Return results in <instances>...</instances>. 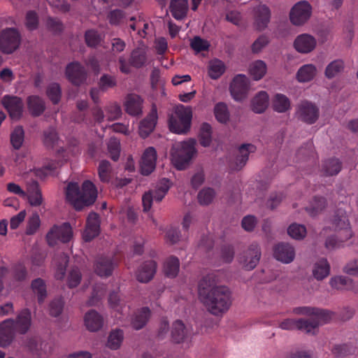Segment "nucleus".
Returning <instances> with one entry per match:
<instances>
[{
  "label": "nucleus",
  "mask_w": 358,
  "mask_h": 358,
  "mask_svg": "<svg viewBox=\"0 0 358 358\" xmlns=\"http://www.w3.org/2000/svg\"><path fill=\"white\" fill-rule=\"evenodd\" d=\"M117 81L115 76L103 73L99 78L98 85L102 92H106L117 86Z\"/></svg>",
  "instance_id": "49530a36"
},
{
  "label": "nucleus",
  "mask_w": 358,
  "mask_h": 358,
  "mask_svg": "<svg viewBox=\"0 0 358 358\" xmlns=\"http://www.w3.org/2000/svg\"><path fill=\"white\" fill-rule=\"evenodd\" d=\"M117 265V263L113 257L100 256L95 260L94 271L101 277L108 278L112 275Z\"/></svg>",
  "instance_id": "dca6fc26"
},
{
  "label": "nucleus",
  "mask_w": 358,
  "mask_h": 358,
  "mask_svg": "<svg viewBox=\"0 0 358 358\" xmlns=\"http://www.w3.org/2000/svg\"><path fill=\"white\" fill-rule=\"evenodd\" d=\"M317 41L314 36L303 34L298 36L294 41V47L301 53H309L316 47Z\"/></svg>",
  "instance_id": "412c9836"
},
{
  "label": "nucleus",
  "mask_w": 358,
  "mask_h": 358,
  "mask_svg": "<svg viewBox=\"0 0 358 358\" xmlns=\"http://www.w3.org/2000/svg\"><path fill=\"white\" fill-rule=\"evenodd\" d=\"M157 109L155 104L152 105L149 114L141 122L139 125V134L145 138L154 130L157 121Z\"/></svg>",
  "instance_id": "6ab92c4d"
},
{
  "label": "nucleus",
  "mask_w": 358,
  "mask_h": 358,
  "mask_svg": "<svg viewBox=\"0 0 358 358\" xmlns=\"http://www.w3.org/2000/svg\"><path fill=\"white\" fill-rule=\"evenodd\" d=\"M199 296L207 310L215 316H222L227 313L231 305L229 289L217 285L214 274H208L199 283Z\"/></svg>",
  "instance_id": "f257e3e1"
},
{
  "label": "nucleus",
  "mask_w": 358,
  "mask_h": 358,
  "mask_svg": "<svg viewBox=\"0 0 358 358\" xmlns=\"http://www.w3.org/2000/svg\"><path fill=\"white\" fill-rule=\"evenodd\" d=\"M189 336V331L181 320H176L173 323L171 337L175 343H180Z\"/></svg>",
  "instance_id": "473e14b6"
},
{
  "label": "nucleus",
  "mask_w": 358,
  "mask_h": 358,
  "mask_svg": "<svg viewBox=\"0 0 358 358\" xmlns=\"http://www.w3.org/2000/svg\"><path fill=\"white\" fill-rule=\"evenodd\" d=\"M157 271V263L154 260L144 262L136 273L137 280L141 282H148L151 280Z\"/></svg>",
  "instance_id": "b1692460"
},
{
  "label": "nucleus",
  "mask_w": 358,
  "mask_h": 358,
  "mask_svg": "<svg viewBox=\"0 0 358 358\" xmlns=\"http://www.w3.org/2000/svg\"><path fill=\"white\" fill-rule=\"evenodd\" d=\"M294 312L298 315L314 317L310 320L299 319L296 320V328L300 330H305L306 333H311L321 323L329 322L333 315V313L328 310L315 307H299L295 308Z\"/></svg>",
  "instance_id": "7ed1b4c3"
},
{
  "label": "nucleus",
  "mask_w": 358,
  "mask_h": 358,
  "mask_svg": "<svg viewBox=\"0 0 358 358\" xmlns=\"http://www.w3.org/2000/svg\"><path fill=\"white\" fill-rule=\"evenodd\" d=\"M261 255L259 246L257 244H251L248 250V257H250V260L248 262V268H255L259 262Z\"/></svg>",
  "instance_id": "37998d69"
},
{
  "label": "nucleus",
  "mask_w": 358,
  "mask_h": 358,
  "mask_svg": "<svg viewBox=\"0 0 358 358\" xmlns=\"http://www.w3.org/2000/svg\"><path fill=\"white\" fill-rule=\"evenodd\" d=\"M31 289L36 296L38 303H43L48 295L45 280L41 278L33 280L31 283Z\"/></svg>",
  "instance_id": "2f4dec72"
},
{
  "label": "nucleus",
  "mask_w": 358,
  "mask_h": 358,
  "mask_svg": "<svg viewBox=\"0 0 358 358\" xmlns=\"http://www.w3.org/2000/svg\"><path fill=\"white\" fill-rule=\"evenodd\" d=\"M254 20L253 27L255 30L262 31L268 27L271 20V12L265 4H259L252 11Z\"/></svg>",
  "instance_id": "9b49d317"
},
{
  "label": "nucleus",
  "mask_w": 358,
  "mask_h": 358,
  "mask_svg": "<svg viewBox=\"0 0 358 358\" xmlns=\"http://www.w3.org/2000/svg\"><path fill=\"white\" fill-rule=\"evenodd\" d=\"M125 17V13L121 9L112 10L107 15L109 23L113 26L121 24L124 22Z\"/></svg>",
  "instance_id": "4d7b16f0"
},
{
  "label": "nucleus",
  "mask_w": 358,
  "mask_h": 358,
  "mask_svg": "<svg viewBox=\"0 0 358 358\" xmlns=\"http://www.w3.org/2000/svg\"><path fill=\"white\" fill-rule=\"evenodd\" d=\"M1 103L11 119L19 120L21 118L24 110V103L21 98L16 96L5 95L1 99Z\"/></svg>",
  "instance_id": "4468645a"
},
{
  "label": "nucleus",
  "mask_w": 358,
  "mask_h": 358,
  "mask_svg": "<svg viewBox=\"0 0 358 358\" xmlns=\"http://www.w3.org/2000/svg\"><path fill=\"white\" fill-rule=\"evenodd\" d=\"M342 169L341 162L336 158H331L326 160L322 166V171L325 176L337 175Z\"/></svg>",
  "instance_id": "c9c22d12"
},
{
  "label": "nucleus",
  "mask_w": 358,
  "mask_h": 358,
  "mask_svg": "<svg viewBox=\"0 0 358 358\" xmlns=\"http://www.w3.org/2000/svg\"><path fill=\"white\" fill-rule=\"evenodd\" d=\"M312 13L313 8L308 1H299L292 6L289 11L290 22L296 27L303 26L309 21Z\"/></svg>",
  "instance_id": "423d86ee"
},
{
  "label": "nucleus",
  "mask_w": 358,
  "mask_h": 358,
  "mask_svg": "<svg viewBox=\"0 0 358 358\" xmlns=\"http://www.w3.org/2000/svg\"><path fill=\"white\" fill-rule=\"evenodd\" d=\"M24 139V131L21 126L16 127L10 134V143L15 150L21 148Z\"/></svg>",
  "instance_id": "3c124183"
},
{
  "label": "nucleus",
  "mask_w": 358,
  "mask_h": 358,
  "mask_svg": "<svg viewBox=\"0 0 358 358\" xmlns=\"http://www.w3.org/2000/svg\"><path fill=\"white\" fill-rule=\"evenodd\" d=\"M146 61L147 55L145 50L140 48H136L131 52L129 64L124 57L119 58L120 70L123 73L129 74L131 72L129 66L139 69L145 65Z\"/></svg>",
  "instance_id": "1a4fd4ad"
},
{
  "label": "nucleus",
  "mask_w": 358,
  "mask_h": 358,
  "mask_svg": "<svg viewBox=\"0 0 358 358\" xmlns=\"http://www.w3.org/2000/svg\"><path fill=\"white\" fill-rule=\"evenodd\" d=\"M25 25L27 28L33 31L38 28V17L34 10H29L26 14Z\"/></svg>",
  "instance_id": "69168bd1"
},
{
  "label": "nucleus",
  "mask_w": 358,
  "mask_h": 358,
  "mask_svg": "<svg viewBox=\"0 0 358 358\" xmlns=\"http://www.w3.org/2000/svg\"><path fill=\"white\" fill-rule=\"evenodd\" d=\"M65 195L69 201L76 210L92 205L97 198V189L90 180H85L80 187L78 182H69L65 189Z\"/></svg>",
  "instance_id": "f03ea898"
},
{
  "label": "nucleus",
  "mask_w": 358,
  "mask_h": 358,
  "mask_svg": "<svg viewBox=\"0 0 358 358\" xmlns=\"http://www.w3.org/2000/svg\"><path fill=\"white\" fill-rule=\"evenodd\" d=\"M272 107L275 111L285 113L290 108L289 99L284 94H277L273 99Z\"/></svg>",
  "instance_id": "a19ab883"
},
{
  "label": "nucleus",
  "mask_w": 358,
  "mask_h": 358,
  "mask_svg": "<svg viewBox=\"0 0 358 358\" xmlns=\"http://www.w3.org/2000/svg\"><path fill=\"white\" fill-rule=\"evenodd\" d=\"M215 191L210 187L203 188L198 194V200L201 205L210 204L215 197Z\"/></svg>",
  "instance_id": "13d9d810"
},
{
  "label": "nucleus",
  "mask_w": 358,
  "mask_h": 358,
  "mask_svg": "<svg viewBox=\"0 0 358 358\" xmlns=\"http://www.w3.org/2000/svg\"><path fill=\"white\" fill-rule=\"evenodd\" d=\"M352 236L353 234L336 231L335 234L327 238L324 245L327 249H335L336 248L341 246L344 242L348 241Z\"/></svg>",
  "instance_id": "c85d7f7f"
},
{
  "label": "nucleus",
  "mask_w": 358,
  "mask_h": 358,
  "mask_svg": "<svg viewBox=\"0 0 358 358\" xmlns=\"http://www.w3.org/2000/svg\"><path fill=\"white\" fill-rule=\"evenodd\" d=\"M327 206V201L325 197L322 196H315L313 197L311 203L310 210L312 213L316 215L324 210Z\"/></svg>",
  "instance_id": "bf43d9fd"
},
{
  "label": "nucleus",
  "mask_w": 358,
  "mask_h": 358,
  "mask_svg": "<svg viewBox=\"0 0 358 358\" xmlns=\"http://www.w3.org/2000/svg\"><path fill=\"white\" fill-rule=\"evenodd\" d=\"M190 47L196 52L206 51L209 49L210 44L208 41L201 38L199 36L193 38L190 43Z\"/></svg>",
  "instance_id": "052dcab7"
},
{
  "label": "nucleus",
  "mask_w": 358,
  "mask_h": 358,
  "mask_svg": "<svg viewBox=\"0 0 358 358\" xmlns=\"http://www.w3.org/2000/svg\"><path fill=\"white\" fill-rule=\"evenodd\" d=\"M196 142L193 139L176 143L171 152L172 162L178 170L185 169L196 153Z\"/></svg>",
  "instance_id": "20e7f679"
},
{
  "label": "nucleus",
  "mask_w": 358,
  "mask_h": 358,
  "mask_svg": "<svg viewBox=\"0 0 358 358\" xmlns=\"http://www.w3.org/2000/svg\"><path fill=\"white\" fill-rule=\"evenodd\" d=\"M269 43L268 37L264 34L259 36L252 44L251 50L254 54L259 53Z\"/></svg>",
  "instance_id": "0e129e2a"
},
{
  "label": "nucleus",
  "mask_w": 358,
  "mask_h": 358,
  "mask_svg": "<svg viewBox=\"0 0 358 358\" xmlns=\"http://www.w3.org/2000/svg\"><path fill=\"white\" fill-rule=\"evenodd\" d=\"M150 316V310L148 307H143L138 310L131 319V326L136 330L141 329L148 322Z\"/></svg>",
  "instance_id": "c756f323"
},
{
  "label": "nucleus",
  "mask_w": 358,
  "mask_h": 358,
  "mask_svg": "<svg viewBox=\"0 0 358 358\" xmlns=\"http://www.w3.org/2000/svg\"><path fill=\"white\" fill-rule=\"evenodd\" d=\"M85 38L87 45L90 47H96L101 41V35L94 29L87 31L85 34Z\"/></svg>",
  "instance_id": "680f3d73"
},
{
  "label": "nucleus",
  "mask_w": 358,
  "mask_h": 358,
  "mask_svg": "<svg viewBox=\"0 0 358 358\" xmlns=\"http://www.w3.org/2000/svg\"><path fill=\"white\" fill-rule=\"evenodd\" d=\"M267 66L262 60H256L252 62L249 69V72L255 80H261L266 73Z\"/></svg>",
  "instance_id": "e433bc0d"
},
{
  "label": "nucleus",
  "mask_w": 358,
  "mask_h": 358,
  "mask_svg": "<svg viewBox=\"0 0 358 358\" xmlns=\"http://www.w3.org/2000/svg\"><path fill=\"white\" fill-rule=\"evenodd\" d=\"M44 143L48 147H52L58 139L57 133L55 128L50 127L43 133Z\"/></svg>",
  "instance_id": "338daca9"
},
{
  "label": "nucleus",
  "mask_w": 358,
  "mask_h": 358,
  "mask_svg": "<svg viewBox=\"0 0 358 358\" xmlns=\"http://www.w3.org/2000/svg\"><path fill=\"white\" fill-rule=\"evenodd\" d=\"M57 168V164L55 162H50L48 163V164L44 166L43 168L36 169L31 171V172L35 176L39 178L40 179H43L49 175H52Z\"/></svg>",
  "instance_id": "5fc2aeb1"
},
{
  "label": "nucleus",
  "mask_w": 358,
  "mask_h": 358,
  "mask_svg": "<svg viewBox=\"0 0 358 358\" xmlns=\"http://www.w3.org/2000/svg\"><path fill=\"white\" fill-rule=\"evenodd\" d=\"M331 286L336 289L354 290L355 282L345 276H335L330 280Z\"/></svg>",
  "instance_id": "4c0bfd02"
},
{
  "label": "nucleus",
  "mask_w": 358,
  "mask_h": 358,
  "mask_svg": "<svg viewBox=\"0 0 358 358\" xmlns=\"http://www.w3.org/2000/svg\"><path fill=\"white\" fill-rule=\"evenodd\" d=\"M46 94L53 104H57L62 96L60 85L57 83L50 84L47 88Z\"/></svg>",
  "instance_id": "603ef678"
},
{
  "label": "nucleus",
  "mask_w": 358,
  "mask_h": 358,
  "mask_svg": "<svg viewBox=\"0 0 358 358\" xmlns=\"http://www.w3.org/2000/svg\"><path fill=\"white\" fill-rule=\"evenodd\" d=\"M112 167L107 160H101L98 168L99 179L103 182H108L111 178Z\"/></svg>",
  "instance_id": "09e8293b"
},
{
  "label": "nucleus",
  "mask_w": 358,
  "mask_h": 358,
  "mask_svg": "<svg viewBox=\"0 0 358 358\" xmlns=\"http://www.w3.org/2000/svg\"><path fill=\"white\" fill-rule=\"evenodd\" d=\"M318 107L309 101H303L299 106L297 115L299 118L303 122L307 124H313L319 118Z\"/></svg>",
  "instance_id": "2eb2a0df"
},
{
  "label": "nucleus",
  "mask_w": 358,
  "mask_h": 358,
  "mask_svg": "<svg viewBox=\"0 0 358 358\" xmlns=\"http://www.w3.org/2000/svg\"><path fill=\"white\" fill-rule=\"evenodd\" d=\"M156 161V150L153 147L145 149L140 163L141 173L144 176L150 175L155 169Z\"/></svg>",
  "instance_id": "a211bd4d"
},
{
  "label": "nucleus",
  "mask_w": 358,
  "mask_h": 358,
  "mask_svg": "<svg viewBox=\"0 0 358 358\" xmlns=\"http://www.w3.org/2000/svg\"><path fill=\"white\" fill-rule=\"evenodd\" d=\"M27 191L29 202L32 206H39L43 203V196L37 181L31 180L27 182Z\"/></svg>",
  "instance_id": "a878e982"
},
{
  "label": "nucleus",
  "mask_w": 358,
  "mask_h": 358,
  "mask_svg": "<svg viewBox=\"0 0 358 358\" xmlns=\"http://www.w3.org/2000/svg\"><path fill=\"white\" fill-rule=\"evenodd\" d=\"M27 106L31 115L34 117L41 115L45 109L43 100L35 95L29 96L27 98Z\"/></svg>",
  "instance_id": "72a5a7b5"
},
{
  "label": "nucleus",
  "mask_w": 358,
  "mask_h": 358,
  "mask_svg": "<svg viewBox=\"0 0 358 358\" xmlns=\"http://www.w3.org/2000/svg\"><path fill=\"white\" fill-rule=\"evenodd\" d=\"M230 93L234 100L241 101L246 97V76L244 74H238L232 80L230 87Z\"/></svg>",
  "instance_id": "aec40b11"
},
{
  "label": "nucleus",
  "mask_w": 358,
  "mask_h": 358,
  "mask_svg": "<svg viewBox=\"0 0 358 358\" xmlns=\"http://www.w3.org/2000/svg\"><path fill=\"white\" fill-rule=\"evenodd\" d=\"M212 127L206 122L201 124L199 132V143L203 147H208L211 143Z\"/></svg>",
  "instance_id": "8fccbe9b"
},
{
  "label": "nucleus",
  "mask_w": 358,
  "mask_h": 358,
  "mask_svg": "<svg viewBox=\"0 0 358 358\" xmlns=\"http://www.w3.org/2000/svg\"><path fill=\"white\" fill-rule=\"evenodd\" d=\"M225 71V65L220 59H214L209 62L208 76L213 80L218 79Z\"/></svg>",
  "instance_id": "79ce46f5"
},
{
  "label": "nucleus",
  "mask_w": 358,
  "mask_h": 358,
  "mask_svg": "<svg viewBox=\"0 0 358 358\" xmlns=\"http://www.w3.org/2000/svg\"><path fill=\"white\" fill-rule=\"evenodd\" d=\"M81 277V273L77 267L71 268L67 278L68 286L70 288L77 287L80 282Z\"/></svg>",
  "instance_id": "e2e57ef3"
},
{
  "label": "nucleus",
  "mask_w": 358,
  "mask_h": 358,
  "mask_svg": "<svg viewBox=\"0 0 358 358\" xmlns=\"http://www.w3.org/2000/svg\"><path fill=\"white\" fill-rule=\"evenodd\" d=\"M192 118V109L180 105L176 108V117L171 116L169 120L170 130L178 134H187L191 127Z\"/></svg>",
  "instance_id": "39448f33"
},
{
  "label": "nucleus",
  "mask_w": 358,
  "mask_h": 358,
  "mask_svg": "<svg viewBox=\"0 0 358 358\" xmlns=\"http://www.w3.org/2000/svg\"><path fill=\"white\" fill-rule=\"evenodd\" d=\"M65 75L68 80L76 86L83 84L87 78L85 68L78 62H73L67 64Z\"/></svg>",
  "instance_id": "f8f14e48"
},
{
  "label": "nucleus",
  "mask_w": 358,
  "mask_h": 358,
  "mask_svg": "<svg viewBox=\"0 0 358 358\" xmlns=\"http://www.w3.org/2000/svg\"><path fill=\"white\" fill-rule=\"evenodd\" d=\"M344 69V62L342 59H336L329 64L325 69V76L329 78H333L338 73Z\"/></svg>",
  "instance_id": "de8ad7c7"
},
{
  "label": "nucleus",
  "mask_w": 358,
  "mask_h": 358,
  "mask_svg": "<svg viewBox=\"0 0 358 358\" xmlns=\"http://www.w3.org/2000/svg\"><path fill=\"white\" fill-rule=\"evenodd\" d=\"M31 325V313L29 309L24 308L14 320V329L20 334H25Z\"/></svg>",
  "instance_id": "5701e85b"
},
{
  "label": "nucleus",
  "mask_w": 358,
  "mask_h": 358,
  "mask_svg": "<svg viewBox=\"0 0 358 358\" xmlns=\"http://www.w3.org/2000/svg\"><path fill=\"white\" fill-rule=\"evenodd\" d=\"M108 150L110 158L116 162L120 154V143L118 139L111 137L108 143Z\"/></svg>",
  "instance_id": "6e6d98bb"
},
{
  "label": "nucleus",
  "mask_w": 358,
  "mask_h": 358,
  "mask_svg": "<svg viewBox=\"0 0 358 358\" xmlns=\"http://www.w3.org/2000/svg\"><path fill=\"white\" fill-rule=\"evenodd\" d=\"M124 333L121 329L112 331L108 338L107 345L111 350H117L120 347L123 341Z\"/></svg>",
  "instance_id": "a18cd8bd"
},
{
  "label": "nucleus",
  "mask_w": 358,
  "mask_h": 358,
  "mask_svg": "<svg viewBox=\"0 0 358 358\" xmlns=\"http://www.w3.org/2000/svg\"><path fill=\"white\" fill-rule=\"evenodd\" d=\"M268 106V95L265 91L259 92L251 101V108L256 113L265 111Z\"/></svg>",
  "instance_id": "7c9ffc66"
},
{
  "label": "nucleus",
  "mask_w": 358,
  "mask_h": 358,
  "mask_svg": "<svg viewBox=\"0 0 358 358\" xmlns=\"http://www.w3.org/2000/svg\"><path fill=\"white\" fill-rule=\"evenodd\" d=\"M330 222L335 231L352 234L346 210L338 205L334 210Z\"/></svg>",
  "instance_id": "9d476101"
},
{
  "label": "nucleus",
  "mask_w": 358,
  "mask_h": 358,
  "mask_svg": "<svg viewBox=\"0 0 358 358\" xmlns=\"http://www.w3.org/2000/svg\"><path fill=\"white\" fill-rule=\"evenodd\" d=\"M214 113L216 120L221 123H225L229 119L227 106L223 102H219L215 106Z\"/></svg>",
  "instance_id": "864d4df0"
},
{
  "label": "nucleus",
  "mask_w": 358,
  "mask_h": 358,
  "mask_svg": "<svg viewBox=\"0 0 358 358\" xmlns=\"http://www.w3.org/2000/svg\"><path fill=\"white\" fill-rule=\"evenodd\" d=\"M272 251L273 257L283 264H290L294 261L296 255L294 247L287 242H279L275 244Z\"/></svg>",
  "instance_id": "ddd939ff"
},
{
  "label": "nucleus",
  "mask_w": 358,
  "mask_h": 358,
  "mask_svg": "<svg viewBox=\"0 0 358 358\" xmlns=\"http://www.w3.org/2000/svg\"><path fill=\"white\" fill-rule=\"evenodd\" d=\"M47 28L55 34H60L64 29L62 22L57 18L49 17L46 21Z\"/></svg>",
  "instance_id": "774afa93"
},
{
  "label": "nucleus",
  "mask_w": 358,
  "mask_h": 358,
  "mask_svg": "<svg viewBox=\"0 0 358 358\" xmlns=\"http://www.w3.org/2000/svg\"><path fill=\"white\" fill-rule=\"evenodd\" d=\"M306 228L302 224L293 223L287 228V234L295 240H303L306 237Z\"/></svg>",
  "instance_id": "c03bdc74"
},
{
  "label": "nucleus",
  "mask_w": 358,
  "mask_h": 358,
  "mask_svg": "<svg viewBox=\"0 0 358 358\" xmlns=\"http://www.w3.org/2000/svg\"><path fill=\"white\" fill-rule=\"evenodd\" d=\"M15 330L14 329V320L7 319L0 324V346L9 345L14 339Z\"/></svg>",
  "instance_id": "4be33fe9"
},
{
  "label": "nucleus",
  "mask_w": 358,
  "mask_h": 358,
  "mask_svg": "<svg viewBox=\"0 0 358 358\" xmlns=\"http://www.w3.org/2000/svg\"><path fill=\"white\" fill-rule=\"evenodd\" d=\"M330 272V265L325 258L319 259L313 269V276L318 280H322L327 277Z\"/></svg>",
  "instance_id": "f704fd0d"
},
{
  "label": "nucleus",
  "mask_w": 358,
  "mask_h": 358,
  "mask_svg": "<svg viewBox=\"0 0 358 358\" xmlns=\"http://www.w3.org/2000/svg\"><path fill=\"white\" fill-rule=\"evenodd\" d=\"M21 36L15 28H7L0 33V51L11 54L20 46Z\"/></svg>",
  "instance_id": "0eeeda50"
},
{
  "label": "nucleus",
  "mask_w": 358,
  "mask_h": 358,
  "mask_svg": "<svg viewBox=\"0 0 358 358\" xmlns=\"http://www.w3.org/2000/svg\"><path fill=\"white\" fill-rule=\"evenodd\" d=\"M73 237V230L69 223L64 222L61 225L55 224L46 235L48 243L53 246L58 241L68 243Z\"/></svg>",
  "instance_id": "6e6552de"
},
{
  "label": "nucleus",
  "mask_w": 358,
  "mask_h": 358,
  "mask_svg": "<svg viewBox=\"0 0 358 358\" xmlns=\"http://www.w3.org/2000/svg\"><path fill=\"white\" fill-rule=\"evenodd\" d=\"M317 69L313 64H306L299 69L296 73V78L299 82L310 81L316 75Z\"/></svg>",
  "instance_id": "58836bf2"
},
{
  "label": "nucleus",
  "mask_w": 358,
  "mask_h": 358,
  "mask_svg": "<svg viewBox=\"0 0 358 358\" xmlns=\"http://www.w3.org/2000/svg\"><path fill=\"white\" fill-rule=\"evenodd\" d=\"M143 100L136 94H129L127 96L124 107L126 112L132 116H138L142 114Z\"/></svg>",
  "instance_id": "393cba45"
},
{
  "label": "nucleus",
  "mask_w": 358,
  "mask_h": 358,
  "mask_svg": "<svg viewBox=\"0 0 358 358\" xmlns=\"http://www.w3.org/2000/svg\"><path fill=\"white\" fill-rule=\"evenodd\" d=\"M100 232V219L97 213L92 212L88 215L86 227L83 234L85 242H90L96 237Z\"/></svg>",
  "instance_id": "f3484780"
},
{
  "label": "nucleus",
  "mask_w": 358,
  "mask_h": 358,
  "mask_svg": "<svg viewBox=\"0 0 358 358\" xmlns=\"http://www.w3.org/2000/svg\"><path fill=\"white\" fill-rule=\"evenodd\" d=\"M180 262L178 257L171 256L169 257L164 266L165 275L169 278H175L179 271Z\"/></svg>",
  "instance_id": "ea45409f"
},
{
  "label": "nucleus",
  "mask_w": 358,
  "mask_h": 358,
  "mask_svg": "<svg viewBox=\"0 0 358 358\" xmlns=\"http://www.w3.org/2000/svg\"><path fill=\"white\" fill-rule=\"evenodd\" d=\"M84 322L89 331H96L103 325V317L96 311L90 310L86 313Z\"/></svg>",
  "instance_id": "cd10ccee"
},
{
  "label": "nucleus",
  "mask_w": 358,
  "mask_h": 358,
  "mask_svg": "<svg viewBox=\"0 0 358 358\" xmlns=\"http://www.w3.org/2000/svg\"><path fill=\"white\" fill-rule=\"evenodd\" d=\"M172 16L177 20H183L187 14V0H171L169 6Z\"/></svg>",
  "instance_id": "bb28decb"
}]
</instances>
